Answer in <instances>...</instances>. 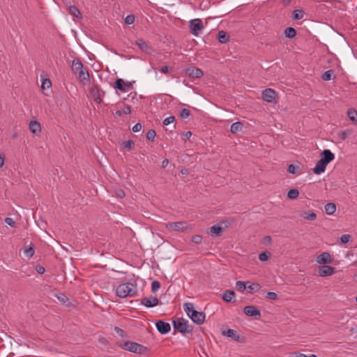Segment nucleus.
<instances>
[{
	"instance_id": "1",
	"label": "nucleus",
	"mask_w": 357,
	"mask_h": 357,
	"mask_svg": "<svg viewBox=\"0 0 357 357\" xmlns=\"http://www.w3.org/2000/svg\"><path fill=\"white\" fill-rule=\"evenodd\" d=\"M334 159L335 155L329 149L324 150L321 153V159L318 160L315 167L312 169L313 172L317 175L324 172L328 164Z\"/></svg>"
},
{
	"instance_id": "2",
	"label": "nucleus",
	"mask_w": 357,
	"mask_h": 357,
	"mask_svg": "<svg viewBox=\"0 0 357 357\" xmlns=\"http://www.w3.org/2000/svg\"><path fill=\"white\" fill-rule=\"evenodd\" d=\"M116 295L121 298L137 296V287L135 283L125 282L120 284L116 289Z\"/></svg>"
},
{
	"instance_id": "3",
	"label": "nucleus",
	"mask_w": 357,
	"mask_h": 357,
	"mask_svg": "<svg viewBox=\"0 0 357 357\" xmlns=\"http://www.w3.org/2000/svg\"><path fill=\"white\" fill-rule=\"evenodd\" d=\"M71 70L73 74L78 75L79 81L85 84L90 79L89 73L83 63L79 59H74L72 62Z\"/></svg>"
},
{
	"instance_id": "4",
	"label": "nucleus",
	"mask_w": 357,
	"mask_h": 357,
	"mask_svg": "<svg viewBox=\"0 0 357 357\" xmlns=\"http://www.w3.org/2000/svg\"><path fill=\"white\" fill-rule=\"evenodd\" d=\"M183 309L191 320L198 325L204 323L206 314L204 312L197 311L194 309V305L191 303H185L183 305Z\"/></svg>"
},
{
	"instance_id": "5",
	"label": "nucleus",
	"mask_w": 357,
	"mask_h": 357,
	"mask_svg": "<svg viewBox=\"0 0 357 357\" xmlns=\"http://www.w3.org/2000/svg\"><path fill=\"white\" fill-rule=\"evenodd\" d=\"M119 347L135 354H143L146 351V347L142 344L130 341H123L119 344Z\"/></svg>"
},
{
	"instance_id": "6",
	"label": "nucleus",
	"mask_w": 357,
	"mask_h": 357,
	"mask_svg": "<svg viewBox=\"0 0 357 357\" xmlns=\"http://www.w3.org/2000/svg\"><path fill=\"white\" fill-rule=\"evenodd\" d=\"M173 327L181 333H190L192 331V326L183 318H177L172 321Z\"/></svg>"
},
{
	"instance_id": "7",
	"label": "nucleus",
	"mask_w": 357,
	"mask_h": 357,
	"mask_svg": "<svg viewBox=\"0 0 357 357\" xmlns=\"http://www.w3.org/2000/svg\"><path fill=\"white\" fill-rule=\"evenodd\" d=\"M189 26L190 29V33L195 36H198L200 31L204 29L202 22L199 18L191 20L189 22Z\"/></svg>"
},
{
	"instance_id": "8",
	"label": "nucleus",
	"mask_w": 357,
	"mask_h": 357,
	"mask_svg": "<svg viewBox=\"0 0 357 357\" xmlns=\"http://www.w3.org/2000/svg\"><path fill=\"white\" fill-rule=\"evenodd\" d=\"M165 227L176 231H185L188 229L186 222H175L165 224Z\"/></svg>"
},
{
	"instance_id": "9",
	"label": "nucleus",
	"mask_w": 357,
	"mask_h": 357,
	"mask_svg": "<svg viewBox=\"0 0 357 357\" xmlns=\"http://www.w3.org/2000/svg\"><path fill=\"white\" fill-rule=\"evenodd\" d=\"M90 93L93 98V100L98 103L102 102V97L105 96L103 91L97 84L92 86L90 89Z\"/></svg>"
},
{
	"instance_id": "10",
	"label": "nucleus",
	"mask_w": 357,
	"mask_h": 357,
	"mask_svg": "<svg viewBox=\"0 0 357 357\" xmlns=\"http://www.w3.org/2000/svg\"><path fill=\"white\" fill-rule=\"evenodd\" d=\"M243 312L248 317H255L259 319L261 317V312L257 307L253 305H248L243 308Z\"/></svg>"
},
{
	"instance_id": "11",
	"label": "nucleus",
	"mask_w": 357,
	"mask_h": 357,
	"mask_svg": "<svg viewBox=\"0 0 357 357\" xmlns=\"http://www.w3.org/2000/svg\"><path fill=\"white\" fill-rule=\"evenodd\" d=\"M275 91L271 89H266L262 91V99L267 102H275Z\"/></svg>"
},
{
	"instance_id": "12",
	"label": "nucleus",
	"mask_w": 357,
	"mask_h": 357,
	"mask_svg": "<svg viewBox=\"0 0 357 357\" xmlns=\"http://www.w3.org/2000/svg\"><path fill=\"white\" fill-rule=\"evenodd\" d=\"M135 44L138 46L139 50L146 54H151L153 52L152 47L147 44V43L142 38L137 39L135 41Z\"/></svg>"
},
{
	"instance_id": "13",
	"label": "nucleus",
	"mask_w": 357,
	"mask_h": 357,
	"mask_svg": "<svg viewBox=\"0 0 357 357\" xmlns=\"http://www.w3.org/2000/svg\"><path fill=\"white\" fill-rule=\"evenodd\" d=\"M316 261L319 264H328L332 263L333 259L330 253L324 252L317 257Z\"/></svg>"
},
{
	"instance_id": "14",
	"label": "nucleus",
	"mask_w": 357,
	"mask_h": 357,
	"mask_svg": "<svg viewBox=\"0 0 357 357\" xmlns=\"http://www.w3.org/2000/svg\"><path fill=\"white\" fill-rule=\"evenodd\" d=\"M155 326L158 332L162 335L168 333L171 330L170 324L163 321H158Z\"/></svg>"
},
{
	"instance_id": "15",
	"label": "nucleus",
	"mask_w": 357,
	"mask_h": 357,
	"mask_svg": "<svg viewBox=\"0 0 357 357\" xmlns=\"http://www.w3.org/2000/svg\"><path fill=\"white\" fill-rule=\"evenodd\" d=\"M319 275L320 277H326L332 275L335 273V268L324 265L319 268Z\"/></svg>"
},
{
	"instance_id": "16",
	"label": "nucleus",
	"mask_w": 357,
	"mask_h": 357,
	"mask_svg": "<svg viewBox=\"0 0 357 357\" xmlns=\"http://www.w3.org/2000/svg\"><path fill=\"white\" fill-rule=\"evenodd\" d=\"M140 303L147 307H153L158 305L159 301L155 297H150L141 299Z\"/></svg>"
},
{
	"instance_id": "17",
	"label": "nucleus",
	"mask_w": 357,
	"mask_h": 357,
	"mask_svg": "<svg viewBox=\"0 0 357 357\" xmlns=\"http://www.w3.org/2000/svg\"><path fill=\"white\" fill-rule=\"evenodd\" d=\"M132 86L130 82H125L122 79H117L114 83V87L122 92L127 91L126 87L129 88Z\"/></svg>"
},
{
	"instance_id": "18",
	"label": "nucleus",
	"mask_w": 357,
	"mask_h": 357,
	"mask_svg": "<svg viewBox=\"0 0 357 357\" xmlns=\"http://www.w3.org/2000/svg\"><path fill=\"white\" fill-rule=\"evenodd\" d=\"M187 73L189 77L192 78H200L204 75L203 71L196 67H190L188 68Z\"/></svg>"
},
{
	"instance_id": "19",
	"label": "nucleus",
	"mask_w": 357,
	"mask_h": 357,
	"mask_svg": "<svg viewBox=\"0 0 357 357\" xmlns=\"http://www.w3.org/2000/svg\"><path fill=\"white\" fill-rule=\"evenodd\" d=\"M29 129L33 134L38 135L41 132L40 123L35 120L31 121L29 123Z\"/></svg>"
},
{
	"instance_id": "20",
	"label": "nucleus",
	"mask_w": 357,
	"mask_h": 357,
	"mask_svg": "<svg viewBox=\"0 0 357 357\" xmlns=\"http://www.w3.org/2000/svg\"><path fill=\"white\" fill-rule=\"evenodd\" d=\"M236 294L232 290H227L222 294V299L227 303L235 301Z\"/></svg>"
},
{
	"instance_id": "21",
	"label": "nucleus",
	"mask_w": 357,
	"mask_h": 357,
	"mask_svg": "<svg viewBox=\"0 0 357 357\" xmlns=\"http://www.w3.org/2000/svg\"><path fill=\"white\" fill-rule=\"evenodd\" d=\"M225 335L228 337H231V339H233L235 341H237V342H239V338H240V336L238 334L237 331H235V330H233V329H228L227 331V332L225 333Z\"/></svg>"
},
{
	"instance_id": "22",
	"label": "nucleus",
	"mask_w": 357,
	"mask_h": 357,
	"mask_svg": "<svg viewBox=\"0 0 357 357\" xmlns=\"http://www.w3.org/2000/svg\"><path fill=\"white\" fill-rule=\"evenodd\" d=\"M324 209L328 215H333L336 211V205L334 203H328L325 205Z\"/></svg>"
},
{
	"instance_id": "23",
	"label": "nucleus",
	"mask_w": 357,
	"mask_h": 357,
	"mask_svg": "<svg viewBox=\"0 0 357 357\" xmlns=\"http://www.w3.org/2000/svg\"><path fill=\"white\" fill-rule=\"evenodd\" d=\"M243 124L240 121L235 122L231 125L230 131L231 133H237L242 130Z\"/></svg>"
},
{
	"instance_id": "24",
	"label": "nucleus",
	"mask_w": 357,
	"mask_h": 357,
	"mask_svg": "<svg viewBox=\"0 0 357 357\" xmlns=\"http://www.w3.org/2000/svg\"><path fill=\"white\" fill-rule=\"evenodd\" d=\"M218 39L220 43H225L229 40V36L224 31H220L218 33Z\"/></svg>"
},
{
	"instance_id": "25",
	"label": "nucleus",
	"mask_w": 357,
	"mask_h": 357,
	"mask_svg": "<svg viewBox=\"0 0 357 357\" xmlns=\"http://www.w3.org/2000/svg\"><path fill=\"white\" fill-rule=\"evenodd\" d=\"M69 13L77 18H81L82 14L79 10L75 6H71L68 8Z\"/></svg>"
},
{
	"instance_id": "26",
	"label": "nucleus",
	"mask_w": 357,
	"mask_h": 357,
	"mask_svg": "<svg viewBox=\"0 0 357 357\" xmlns=\"http://www.w3.org/2000/svg\"><path fill=\"white\" fill-rule=\"evenodd\" d=\"M224 228L219 225H215L210 228V231L212 234L220 236L223 231Z\"/></svg>"
},
{
	"instance_id": "27",
	"label": "nucleus",
	"mask_w": 357,
	"mask_h": 357,
	"mask_svg": "<svg viewBox=\"0 0 357 357\" xmlns=\"http://www.w3.org/2000/svg\"><path fill=\"white\" fill-rule=\"evenodd\" d=\"M284 35L288 38H293L296 35V31L293 27H288L284 30Z\"/></svg>"
},
{
	"instance_id": "28",
	"label": "nucleus",
	"mask_w": 357,
	"mask_h": 357,
	"mask_svg": "<svg viewBox=\"0 0 357 357\" xmlns=\"http://www.w3.org/2000/svg\"><path fill=\"white\" fill-rule=\"evenodd\" d=\"M299 195V191L297 189H291L288 191L287 197L289 199H295Z\"/></svg>"
},
{
	"instance_id": "29",
	"label": "nucleus",
	"mask_w": 357,
	"mask_h": 357,
	"mask_svg": "<svg viewBox=\"0 0 357 357\" xmlns=\"http://www.w3.org/2000/svg\"><path fill=\"white\" fill-rule=\"evenodd\" d=\"M334 75V72L333 70H328L324 73L321 76V78L324 81H329L332 79V77Z\"/></svg>"
},
{
	"instance_id": "30",
	"label": "nucleus",
	"mask_w": 357,
	"mask_h": 357,
	"mask_svg": "<svg viewBox=\"0 0 357 357\" xmlns=\"http://www.w3.org/2000/svg\"><path fill=\"white\" fill-rule=\"evenodd\" d=\"M304 16V12L302 10H295L293 12V19L295 20H301Z\"/></svg>"
},
{
	"instance_id": "31",
	"label": "nucleus",
	"mask_w": 357,
	"mask_h": 357,
	"mask_svg": "<svg viewBox=\"0 0 357 357\" xmlns=\"http://www.w3.org/2000/svg\"><path fill=\"white\" fill-rule=\"evenodd\" d=\"M261 285L258 283H252V284L249 285L247 288L248 290V292L251 293L253 291H257L261 289Z\"/></svg>"
},
{
	"instance_id": "32",
	"label": "nucleus",
	"mask_w": 357,
	"mask_h": 357,
	"mask_svg": "<svg viewBox=\"0 0 357 357\" xmlns=\"http://www.w3.org/2000/svg\"><path fill=\"white\" fill-rule=\"evenodd\" d=\"M348 117L353 121H357V112L354 109H349L347 112Z\"/></svg>"
},
{
	"instance_id": "33",
	"label": "nucleus",
	"mask_w": 357,
	"mask_h": 357,
	"mask_svg": "<svg viewBox=\"0 0 357 357\" xmlns=\"http://www.w3.org/2000/svg\"><path fill=\"white\" fill-rule=\"evenodd\" d=\"M34 248L33 246H30L29 248L25 247L24 249V253L27 257H31L34 255Z\"/></svg>"
},
{
	"instance_id": "34",
	"label": "nucleus",
	"mask_w": 357,
	"mask_h": 357,
	"mask_svg": "<svg viewBox=\"0 0 357 357\" xmlns=\"http://www.w3.org/2000/svg\"><path fill=\"white\" fill-rule=\"evenodd\" d=\"M247 282H243V281H237L236 283V288L239 291H243L247 286Z\"/></svg>"
},
{
	"instance_id": "35",
	"label": "nucleus",
	"mask_w": 357,
	"mask_h": 357,
	"mask_svg": "<svg viewBox=\"0 0 357 357\" xmlns=\"http://www.w3.org/2000/svg\"><path fill=\"white\" fill-rule=\"evenodd\" d=\"M51 86L52 83L50 79L45 78L43 79L41 84V87L43 89H49L50 87H51Z\"/></svg>"
},
{
	"instance_id": "36",
	"label": "nucleus",
	"mask_w": 357,
	"mask_h": 357,
	"mask_svg": "<svg viewBox=\"0 0 357 357\" xmlns=\"http://www.w3.org/2000/svg\"><path fill=\"white\" fill-rule=\"evenodd\" d=\"M155 132L153 129H150L146 133V138L149 140L153 141L155 137Z\"/></svg>"
},
{
	"instance_id": "37",
	"label": "nucleus",
	"mask_w": 357,
	"mask_h": 357,
	"mask_svg": "<svg viewBox=\"0 0 357 357\" xmlns=\"http://www.w3.org/2000/svg\"><path fill=\"white\" fill-rule=\"evenodd\" d=\"M123 146L129 150H132L134 149L135 144L132 140H127L123 142Z\"/></svg>"
},
{
	"instance_id": "38",
	"label": "nucleus",
	"mask_w": 357,
	"mask_h": 357,
	"mask_svg": "<svg viewBox=\"0 0 357 357\" xmlns=\"http://www.w3.org/2000/svg\"><path fill=\"white\" fill-rule=\"evenodd\" d=\"M298 169H299V167L295 166L292 164L289 165L287 168L288 172L292 174H296Z\"/></svg>"
},
{
	"instance_id": "39",
	"label": "nucleus",
	"mask_w": 357,
	"mask_h": 357,
	"mask_svg": "<svg viewBox=\"0 0 357 357\" xmlns=\"http://www.w3.org/2000/svg\"><path fill=\"white\" fill-rule=\"evenodd\" d=\"M160 287V283L157 281V280H155L153 282H152L151 283V291L153 292H156Z\"/></svg>"
},
{
	"instance_id": "40",
	"label": "nucleus",
	"mask_w": 357,
	"mask_h": 357,
	"mask_svg": "<svg viewBox=\"0 0 357 357\" xmlns=\"http://www.w3.org/2000/svg\"><path fill=\"white\" fill-rule=\"evenodd\" d=\"M114 331L116 333V334H117L119 336H120V337H126V332H125L123 330H122L121 328H120L119 327H118V326H115V327L114 328Z\"/></svg>"
},
{
	"instance_id": "41",
	"label": "nucleus",
	"mask_w": 357,
	"mask_h": 357,
	"mask_svg": "<svg viewBox=\"0 0 357 357\" xmlns=\"http://www.w3.org/2000/svg\"><path fill=\"white\" fill-rule=\"evenodd\" d=\"M270 253L262 252L259 255V259L261 261H266L269 259Z\"/></svg>"
},
{
	"instance_id": "42",
	"label": "nucleus",
	"mask_w": 357,
	"mask_h": 357,
	"mask_svg": "<svg viewBox=\"0 0 357 357\" xmlns=\"http://www.w3.org/2000/svg\"><path fill=\"white\" fill-rule=\"evenodd\" d=\"M135 22V15H128L125 18V23L127 24H132Z\"/></svg>"
},
{
	"instance_id": "43",
	"label": "nucleus",
	"mask_w": 357,
	"mask_h": 357,
	"mask_svg": "<svg viewBox=\"0 0 357 357\" xmlns=\"http://www.w3.org/2000/svg\"><path fill=\"white\" fill-rule=\"evenodd\" d=\"M305 215L304 216V218L306 220H314L317 218V215L314 212L309 213H305Z\"/></svg>"
},
{
	"instance_id": "44",
	"label": "nucleus",
	"mask_w": 357,
	"mask_h": 357,
	"mask_svg": "<svg viewBox=\"0 0 357 357\" xmlns=\"http://www.w3.org/2000/svg\"><path fill=\"white\" fill-rule=\"evenodd\" d=\"M192 241L196 244H200L202 241V237L200 235H194L192 237Z\"/></svg>"
},
{
	"instance_id": "45",
	"label": "nucleus",
	"mask_w": 357,
	"mask_h": 357,
	"mask_svg": "<svg viewBox=\"0 0 357 357\" xmlns=\"http://www.w3.org/2000/svg\"><path fill=\"white\" fill-rule=\"evenodd\" d=\"M174 121H175V117L174 116H170L164 119L163 124L165 126H167V125L173 123Z\"/></svg>"
},
{
	"instance_id": "46",
	"label": "nucleus",
	"mask_w": 357,
	"mask_h": 357,
	"mask_svg": "<svg viewBox=\"0 0 357 357\" xmlns=\"http://www.w3.org/2000/svg\"><path fill=\"white\" fill-rule=\"evenodd\" d=\"M190 115V112L188 109H183L181 112V116L183 119H186Z\"/></svg>"
},
{
	"instance_id": "47",
	"label": "nucleus",
	"mask_w": 357,
	"mask_h": 357,
	"mask_svg": "<svg viewBox=\"0 0 357 357\" xmlns=\"http://www.w3.org/2000/svg\"><path fill=\"white\" fill-rule=\"evenodd\" d=\"M351 236L349 234H344L340 237V241L342 243H347L349 241Z\"/></svg>"
},
{
	"instance_id": "48",
	"label": "nucleus",
	"mask_w": 357,
	"mask_h": 357,
	"mask_svg": "<svg viewBox=\"0 0 357 357\" xmlns=\"http://www.w3.org/2000/svg\"><path fill=\"white\" fill-rule=\"evenodd\" d=\"M57 298L63 304H65L68 301V298L63 294L57 295Z\"/></svg>"
},
{
	"instance_id": "49",
	"label": "nucleus",
	"mask_w": 357,
	"mask_h": 357,
	"mask_svg": "<svg viewBox=\"0 0 357 357\" xmlns=\"http://www.w3.org/2000/svg\"><path fill=\"white\" fill-rule=\"evenodd\" d=\"M266 298L271 300H275L277 298V294L275 292L269 291L266 294Z\"/></svg>"
},
{
	"instance_id": "50",
	"label": "nucleus",
	"mask_w": 357,
	"mask_h": 357,
	"mask_svg": "<svg viewBox=\"0 0 357 357\" xmlns=\"http://www.w3.org/2000/svg\"><path fill=\"white\" fill-rule=\"evenodd\" d=\"M5 222L12 227H14L15 226V222L11 218H6L5 219Z\"/></svg>"
},
{
	"instance_id": "51",
	"label": "nucleus",
	"mask_w": 357,
	"mask_h": 357,
	"mask_svg": "<svg viewBox=\"0 0 357 357\" xmlns=\"http://www.w3.org/2000/svg\"><path fill=\"white\" fill-rule=\"evenodd\" d=\"M271 237L270 236H266L263 238L262 243L264 245H269L271 243Z\"/></svg>"
},
{
	"instance_id": "52",
	"label": "nucleus",
	"mask_w": 357,
	"mask_h": 357,
	"mask_svg": "<svg viewBox=\"0 0 357 357\" xmlns=\"http://www.w3.org/2000/svg\"><path fill=\"white\" fill-rule=\"evenodd\" d=\"M142 126L141 125V123H136L132 128V130L134 132H139L141 130Z\"/></svg>"
},
{
	"instance_id": "53",
	"label": "nucleus",
	"mask_w": 357,
	"mask_h": 357,
	"mask_svg": "<svg viewBox=\"0 0 357 357\" xmlns=\"http://www.w3.org/2000/svg\"><path fill=\"white\" fill-rule=\"evenodd\" d=\"M36 270L40 274H43L45 271V268L40 265L36 266Z\"/></svg>"
},
{
	"instance_id": "54",
	"label": "nucleus",
	"mask_w": 357,
	"mask_h": 357,
	"mask_svg": "<svg viewBox=\"0 0 357 357\" xmlns=\"http://www.w3.org/2000/svg\"><path fill=\"white\" fill-rule=\"evenodd\" d=\"M116 195L120 197V198H123L125 197V192L123 190H118L116 191Z\"/></svg>"
},
{
	"instance_id": "55",
	"label": "nucleus",
	"mask_w": 357,
	"mask_h": 357,
	"mask_svg": "<svg viewBox=\"0 0 357 357\" xmlns=\"http://www.w3.org/2000/svg\"><path fill=\"white\" fill-rule=\"evenodd\" d=\"M123 112L125 114H129L131 113V109H130V107L127 105V106H125L123 109Z\"/></svg>"
},
{
	"instance_id": "56",
	"label": "nucleus",
	"mask_w": 357,
	"mask_h": 357,
	"mask_svg": "<svg viewBox=\"0 0 357 357\" xmlns=\"http://www.w3.org/2000/svg\"><path fill=\"white\" fill-rule=\"evenodd\" d=\"M160 70L162 73L167 74L169 72V67L167 66H163Z\"/></svg>"
},
{
	"instance_id": "57",
	"label": "nucleus",
	"mask_w": 357,
	"mask_h": 357,
	"mask_svg": "<svg viewBox=\"0 0 357 357\" xmlns=\"http://www.w3.org/2000/svg\"><path fill=\"white\" fill-rule=\"evenodd\" d=\"M168 164H169V160L167 159H165L162 162V167H163V168L166 167Z\"/></svg>"
},
{
	"instance_id": "58",
	"label": "nucleus",
	"mask_w": 357,
	"mask_h": 357,
	"mask_svg": "<svg viewBox=\"0 0 357 357\" xmlns=\"http://www.w3.org/2000/svg\"><path fill=\"white\" fill-rule=\"evenodd\" d=\"M291 0H282V3L284 6H288L291 3Z\"/></svg>"
},
{
	"instance_id": "59",
	"label": "nucleus",
	"mask_w": 357,
	"mask_h": 357,
	"mask_svg": "<svg viewBox=\"0 0 357 357\" xmlns=\"http://www.w3.org/2000/svg\"><path fill=\"white\" fill-rule=\"evenodd\" d=\"M294 357H307V356L304 354L298 353V354H296Z\"/></svg>"
},
{
	"instance_id": "60",
	"label": "nucleus",
	"mask_w": 357,
	"mask_h": 357,
	"mask_svg": "<svg viewBox=\"0 0 357 357\" xmlns=\"http://www.w3.org/2000/svg\"><path fill=\"white\" fill-rule=\"evenodd\" d=\"M3 164H4V159L3 157H1L0 155V168H1L3 167Z\"/></svg>"
},
{
	"instance_id": "61",
	"label": "nucleus",
	"mask_w": 357,
	"mask_h": 357,
	"mask_svg": "<svg viewBox=\"0 0 357 357\" xmlns=\"http://www.w3.org/2000/svg\"><path fill=\"white\" fill-rule=\"evenodd\" d=\"M191 135H192V132H190V131H188V132H187L185 133V137H186V138H188V139H189V138L191 137Z\"/></svg>"
},
{
	"instance_id": "62",
	"label": "nucleus",
	"mask_w": 357,
	"mask_h": 357,
	"mask_svg": "<svg viewBox=\"0 0 357 357\" xmlns=\"http://www.w3.org/2000/svg\"><path fill=\"white\" fill-rule=\"evenodd\" d=\"M346 137H347V134H346L345 132H342V133L341 134V138H342V139H346Z\"/></svg>"
},
{
	"instance_id": "63",
	"label": "nucleus",
	"mask_w": 357,
	"mask_h": 357,
	"mask_svg": "<svg viewBox=\"0 0 357 357\" xmlns=\"http://www.w3.org/2000/svg\"><path fill=\"white\" fill-rule=\"evenodd\" d=\"M115 115L118 116H120L121 115V112L119 111V110H117L116 112H115Z\"/></svg>"
},
{
	"instance_id": "64",
	"label": "nucleus",
	"mask_w": 357,
	"mask_h": 357,
	"mask_svg": "<svg viewBox=\"0 0 357 357\" xmlns=\"http://www.w3.org/2000/svg\"><path fill=\"white\" fill-rule=\"evenodd\" d=\"M307 357H317V356L314 354H311L310 356H307Z\"/></svg>"
}]
</instances>
